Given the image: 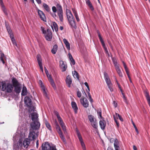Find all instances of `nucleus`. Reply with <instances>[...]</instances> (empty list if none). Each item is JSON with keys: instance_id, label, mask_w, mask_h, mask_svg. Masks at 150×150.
Instances as JSON below:
<instances>
[{"instance_id": "f257e3e1", "label": "nucleus", "mask_w": 150, "mask_h": 150, "mask_svg": "<svg viewBox=\"0 0 150 150\" xmlns=\"http://www.w3.org/2000/svg\"><path fill=\"white\" fill-rule=\"evenodd\" d=\"M31 119L33 122L31 124V126L33 129H38L40 126V123L38 121V116L37 113L33 112L31 114Z\"/></svg>"}, {"instance_id": "f03ea898", "label": "nucleus", "mask_w": 150, "mask_h": 150, "mask_svg": "<svg viewBox=\"0 0 150 150\" xmlns=\"http://www.w3.org/2000/svg\"><path fill=\"white\" fill-rule=\"evenodd\" d=\"M97 33L98 34V37H99V39L100 40L102 44V45L103 47V48L104 49V50L106 52L107 54H108V50L107 49V48L105 46V44L104 42L103 39V38L101 36V35L100 33V32L98 30L97 31Z\"/></svg>"}, {"instance_id": "7ed1b4c3", "label": "nucleus", "mask_w": 150, "mask_h": 150, "mask_svg": "<svg viewBox=\"0 0 150 150\" xmlns=\"http://www.w3.org/2000/svg\"><path fill=\"white\" fill-rule=\"evenodd\" d=\"M81 105L85 108H87L89 105V103L88 100L85 97H82L80 99Z\"/></svg>"}, {"instance_id": "20e7f679", "label": "nucleus", "mask_w": 150, "mask_h": 150, "mask_svg": "<svg viewBox=\"0 0 150 150\" xmlns=\"http://www.w3.org/2000/svg\"><path fill=\"white\" fill-rule=\"evenodd\" d=\"M45 38L48 41H50L52 38V34L50 30L48 28L46 34H45Z\"/></svg>"}, {"instance_id": "39448f33", "label": "nucleus", "mask_w": 150, "mask_h": 150, "mask_svg": "<svg viewBox=\"0 0 150 150\" xmlns=\"http://www.w3.org/2000/svg\"><path fill=\"white\" fill-rule=\"evenodd\" d=\"M37 60L40 67V69L43 72V69L42 67V63L41 57L40 54H38L37 56Z\"/></svg>"}, {"instance_id": "423d86ee", "label": "nucleus", "mask_w": 150, "mask_h": 150, "mask_svg": "<svg viewBox=\"0 0 150 150\" xmlns=\"http://www.w3.org/2000/svg\"><path fill=\"white\" fill-rule=\"evenodd\" d=\"M51 146L49 142H45L42 144V149L43 150H49Z\"/></svg>"}, {"instance_id": "0eeeda50", "label": "nucleus", "mask_w": 150, "mask_h": 150, "mask_svg": "<svg viewBox=\"0 0 150 150\" xmlns=\"http://www.w3.org/2000/svg\"><path fill=\"white\" fill-rule=\"evenodd\" d=\"M66 13L68 21H70L71 20H72V19L74 18L71 12L69 10H66Z\"/></svg>"}, {"instance_id": "6e6552de", "label": "nucleus", "mask_w": 150, "mask_h": 150, "mask_svg": "<svg viewBox=\"0 0 150 150\" xmlns=\"http://www.w3.org/2000/svg\"><path fill=\"white\" fill-rule=\"evenodd\" d=\"M11 83H12V85L13 87L20 86V84L18 82V80L15 78L13 77L12 79Z\"/></svg>"}, {"instance_id": "1a4fd4ad", "label": "nucleus", "mask_w": 150, "mask_h": 150, "mask_svg": "<svg viewBox=\"0 0 150 150\" xmlns=\"http://www.w3.org/2000/svg\"><path fill=\"white\" fill-rule=\"evenodd\" d=\"M104 77L107 86L109 85L112 84L109 78L108 74L106 72L104 74Z\"/></svg>"}, {"instance_id": "9d476101", "label": "nucleus", "mask_w": 150, "mask_h": 150, "mask_svg": "<svg viewBox=\"0 0 150 150\" xmlns=\"http://www.w3.org/2000/svg\"><path fill=\"white\" fill-rule=\"evenodd\" d=\"M38 14L41 19L44 21H46V18L43 12L39 10H38Z\"/></svg>"}, {"instance_id": "9b49d317", "label": "nucleus", "mask_w": 150, "mask_h": 150, "mask_svg": "<svg viewBox=\"0 0 150 150\" xmlns=\"http://www.w3.org/2000/svg\"><path fill=\"white\" fill-rule=\"evenodd\" d=\"M24 103L26 106H29L30 105L32 104V102L31 99L28 96H26L24 98Z\"/></svg>"}, {"instance_id": "f8f14e48", "label": "nucleus", "mask_w": 150, "mask_h": 150, "mask_svg": "<svg viewBox=\"0 0 150 150\" xmlns=\"http://www.w3.org/2000/svg\"><path fill=\"white\" fill-rule=\"evenodd\" d=\"M35 132L34 131L30 132L29 137L30 138L29 139L30 141L35 140L36 139L35 136Z\"/></svg>"}, {"instance_id": "ddd939ff", "label": "nucleus", "mask_w": 150, "mask_h": 150, "mask_svg": "<svg viewBox=\"0 0 150 150\" xmlns=\"http://www.w3.org/2000/svg\"><path fill=\"white\" fill-rule=\"evenodd\" d=\"M66 82L67 84L69 87H71V85L72 83V79L70 75H68L66 77Z\"/></svg>"}, {"instance_id": "4468645a", "label": "nucleus", "mask_w": 150, "mask_h": 150, "mask_svg": "<svg viewBox=\"0 0 150 150\" xmlns=\"http://www.w3.org/2000/svg\"><path fill=\"white\" fill-rule=\"evenodd\" d=\"M60 66L62 69V72L65 71L67 68V66L66 64H65L64 62L61 61L59 62Z\"/></svg>"}, {"instance_id": "2eb2a0df", "label": "nucleus", "mask_w": 150, "mask_h": 150, "mask_svg": "<svg viewBox=\"0 0 150 150\" xmlns=\"http://www.w3.org/2000/svg\"><path fill=\"white\" fill-rule=\"evenodd\" d=\"M13 87L12 84L9 83H7L6 89L7 92L8 93L11 92L13 89Z\"/></svg>"}, {"instance_id": "dca6fc26", "label": "nucleus", "mask_w": 150, "mask_h": 150, "mask_svg": "<svg viewBox=\"0 0 150 150\" xmlns=\"http://www.w3.org/2000/svg\"><path fill=\"white\" fill-rule=\"evenodd\" d=\"M58 134H59V136L61 138L62 140L63 141V142L64 143V144H67V142L66 140L64 137V135H63V133L61 130L57 132Z\"/></svg>"}, {"instance_id": "f3484780", "label": "nucleus", "mask_w": 150, "mask_h": 150, "mask_svg": "<svg viewBox=\"0 0 150 150\" xmlns=\"http://www.w3.org/2000/svg\"><path fill=\"white\" fill-rule=\"evenodd\" d=\"M30 140L28 138H25L23 141V144L24 147L27 148L30 143Z\"/></svg>"}, {"instance_id": "a211bd4d", "label": "nucleus", "mask_w": 150, "mask_h": 150, "mask_svg": "<svg viewBox=\"0 0 150 150\" xmlns=\"http://www.w3.org/2000/svg\"><path fill=\"white\" fill-rule=\"evenodd\" d=\"M71 105L72 108L74 110L75 113V114L77 113L78 108L76 103L74 102H72Z\"/></svg>"}, {"instance_id": "6ab92c4d", "label": "nucleus", "mask_w": 150, "mask_h": 150, "mask_svg": "<svg viewBox=\"0 0 150 150\" xmlns=\"http://www.w3.org/2000/svg\"><path fill=\"white\" fill-rule=\"evenodd\" d=\"M99 125L101 128L102 130H104L105 129L106 124L105 120H100L99 122Z\"/></svg>"}, {"instance_id": "aec40b11", "label": "nucleus", "mask_w": 150, "mask_h": 150, "mask_svg": "<svg viewBox=\"0 0 150 150\" xmlns=\"http://www.w3.org/2000/svg\"><path fill=\"white\" fill-rule=\"evenodd\" d=\"M68 21L71 27L72 28L76 29V25L74 18Z\"/></svg>"}, {"instance_id": "412c9836", "label": "nucleus", "mask_w": 150, "mask_h": 150, "mask_svg": "<svg viewBox=\"0 0 150 150\" xmlns=\"http://www.w3.org/2000/svg\"><path fill=\"white\" fill-rule=\"evenodd\" d=\"M86 4L90 8L91 11H93L94 9V7L90 0H85Z\"/></svg>"}, {"instance_id": "4be33fe9", "label": "nucleus", "mask_w": 150, "mask_h": 150, "mask_svg": "<svg viewBox=\"0 0 150 150\" xmlns=\"http://www.w3.org/2000/svg\"><path fill=\"white\" fill-rule=\"evenodd\" d=\"M75 130L79 141L80 142H83V139L82 138V136L78 129L77 128H76V129Z\"/></svg>"}, {"instance_id": "5701e85b", "label": "nucleus", "mask_w": 150, "mask_h": 150, "mask_svg": "<svg viewBox=\"0 0 150 150\" xmlns=\"http://www.w3.org/2000/svg\"><path fill=\"white\" fill-rule=\"evenodd\" d=\"M114 147L115 150H119V143L118 140L116 139L114 141Z\"/></svg>"}, {"instance_id": "b1692460", "label": "nucleus", "mask_w": 150, "mask_h": 150, "mask_svg": "<svg viewBox=\"0 0 150 150\" xmlns=\"http://www.w3.org/2000/svg\"><path fill=\"white\" fill-rule=\"evenodd\" d=\"M92 126L95 129H97L98 127V123L96 120H95L90 122Z\"/></svg>"}, {"instance_id": "393cba45", "label": "nucleus", "mask_w": 150, "mask_h": 150, "mask_svg": "<svg viewBox=\"0 0 150 150\" xmlns=\"http://www.w3.org/2000/svg\"><path fill=\"white\" fill-rule=\"evenodd\" d=\"M2 88H1L2 91H5L6 89V86L7 84H6L5 82H2L1 83Z\"/></svg>"}, {"instance_id": "a878e982", "label": "nucleus", "mask_w": 150, "mask_h": 150, "mask_svg": "<svg viewBox=\"0 0 150 150\" xmlns=\"http://www.w3.org/2000/svg\"><path fill=\"white\" fill-rule=\"evenodd\" d=\"M63 41L67 49L69 50H70V44L68 41L66 39L64 38L63 39Z\"/></svg>"}, {"instance_id": "bb28decb", "label": "nucleus", "mask_w": 150, "mask_h": 150, "mask_svg": "<svg viewBox=\"0 0 150 150\" xmlns=\"http://www.w3.org/2000/svg\"><path fill=\"white\" fill-rule=\"evenodd\" d=\"M57 14L60 21L61 22H62L63 21V12L61 11L57 12Z\"/></svg>"}, {"instance_id": "cd10ccee", "label": "nucleus", "mask_w": 150, "mask_h": 150, "mask_svg": "<svg viewBox=\"0 0 150 150\" xmlns=\"http://www.w3.org/2000/svg\"><path fill=\"white\" fill-rule=\"evenodd\" d=\"M0 4L1 6L2 10L6 15H7L8 13L7 12V10L4 5L3 2H2L1 1V3Z\"/></svg>"}, {"instance_id": "c85d7f7f", "label": "nucleus", "mask_w": 150, "mask_h": 150, "mask_svg": "<svg viewBox=\"0 0 150 150\" xmlns=\"http://www.w3.org/2000/svg\"><path fill=\"white\" fill-rule=\"evenodd\" d=\"M58 49V46L57 45H54L52 49L51 50L52 53L53 54H56Z\"/></svg>"}, {"instance_id": "c756f323", "label": "nucleus", "mask_w": 150, "mask_h": 150, "mask_svg": "<svg viewBox=\"0 0 150 150\" xmlns=\"http://www.w3.org/2000/svg\"><path fill=\"white\" fill-rule=\"evenodd\" d=\"M115 69L119 76L120 77H122V74L119 67H117V66L116 68H115Z\"/></svg>"}, {"instance_id": "7c9ffc66", "label": "nucleus", "mask_w": 150, "mask_h": 150, "mask_svg": "<svg viewBox=\"0 0 150 150\" xmlns=\"http://www.w3.org/2000/svg\"><path fill=\"white\" fill-rule=\"evenodd\" d=\"M14 87L15 88L14 91L16 93H19L20 92L21 88L20 86Z\"/></svg>"}, {"instance_id": "2f4dec72", "label": "nucleus", "mask_w": 150, "mask_h": 150, "mask_svg": "<svg viewBox=\"0 0 150 150\" xmlns=\"http://www.w3.org/2000/svg\"><path fill=\"white\" fill-rule=\"evenodd\" d=\"M27 94V88L25 86H23L22 91L21 95L22 96H25Z\"/></svg>"}, {"instance_id": "473e14b6", "label": "nucleus", "mask_w": 150, "mask_h": 150, "mask_svg": "<svg viewBox=\"0 0 150 150\" xmlns=\"http://www.w3.org/2000/svg\"><path fill=\"white\" fill-rule=\"evenodd\" d=\"M69 59L71 61V63L72 65H74L75 64V60L73 59L70 53L68 54Z\"/></svg>"}, {"instance_id": "72a5a7b5", "label": "nucleus", "mask_w": 150, "mask_h": 150, "mask_svg": "<svg viewBox=\"0 0 150 150\" xmlns=\"http://www.w3.org/2000/svg\"><path fill=\"white\" fill-rule=\"evenodd\" d=\"M52 24L53 26H52V27L53 30H54V28L55 31L57 32L58 30V28L57 24L55 22H53Z\"/></svg>"}, {"instance_id": "f704fd0d", "label": "nucleus", "mask_w": 150, "mask_h": 150, "mask_svg": "<svg viewBox=\"0 0 150 150\" xmlns=\"http://www.w3.org/2000/svg\"><path fill=\"white\" fill-rule=\"evenodd\" d=\"M57 9V12L63 11L62 7L59 4H57L56 5Z\"/></svg>"}, {"instance_id": "c9c22d12", "label": "nucleus", "mask_w": 150, "mask_h": 150, "mask_svg": "<svg viewBox=\"0 0 150 150\" xmlns=\"http://www.w3.org/2000/svg\"><path fill=\"white\" fill-rule=\"evenodd\" d=\"M27 106L29 108V112H31L32 111L34 110V107L33 106L32 104L30 105L29 106Z\"/></svg>"}, {"instance_id": "e433bc0d", "label": "nucleus", "mask_w": 150, "mask_h": 150, "mask_svg": "<svg viewBox=\"0 0 150 150\" xmlns=\"http://www.w3.org/2000/svg\"><path fill=\"white\" fill-rule=\"evenodd\" d=\"M55 128L57 132L61 130V128L59 126L57 121L56 120L55 121Z\"/></svg>"}, {"instance_id": "4c0bfd02", "label": "nucleus", "mask_w": 150, "mask_h": 150, "mask_svg": "<svg viewBox=\"0 0 150 150\" xmlns=\"http://www.w3.org/2000/svg\"><path fill=\"white\" fill-rule=\"evenodd\" d=\"M45 124L47 128L51 132H52V128L50 123L47 121L45 122Z\"/></svg>"}, {"instance_id": "58836bf2", "label": "nucleus", "mask_w": 150, "mask_h": 150, "mask_svg": "<svg viewBox=\"0 0 150 150\" xmlns=\"http://www.w3.org/2000/svg\"><path fill=\"white\" fill-rule=\"evenodd\" d=\"M72 74L74 78H77L78 79H79V74L76 71H74L73 72H72Z\"/></svg>"}, {"instance_id": "ea45409f", "label": "nucleus", "mask_w": 150, "mask_h": 150, "mask_svg": "<svg viewBox=\"0 0 150 150\" xmlns=\"http://www.w3.org/2000/svg\"><path fill=\"white\" fill-rule=\"evenodd\" d=\"M43 5L44 8L47 11L49 12L50 11V9L49 6L47 4L45 3H44Z\"/></svg>"}, {"instance_id": "a19ab883", "label": "nucleus", "mask_w": 150, "mask_h": 150, "mask_svg": "<svg viewBox=\"0 0 150 150\" xmlns=\"http://www.w3.org/2000/svg\"><path fill=\"white\" fill-rule=\"evenodd\" d=\"M88 119L90 121V122H91L92 121H94L96 119L95 118L94 116L91 115H89L88 116Z\"/></svg>"}, {"instance_id": "79ce46f5", "label": "nucleus", "mask_w": 150, "mask_h": 150, "mask_svg": "<svg viewBox=\"0 0 150 150\" xmlns=\"http://www.w3.org/2000/svg\"><path fill=\"white\" fill-rule=\"evenodd\" d=\"M49 81L50 82L51 84V85L53 88L54 89H55L56 88V85L54 81L53 80L51 79V80Z\"/></svg>"}, {"instance_id": "37998d69", "label": "nucleus", "mask_w": 150, "mask_h": 150, "mask_svg": "<svg viewBox=\"0 0 150 150\" xmlns=\"http://www.w3.org/2000/svg\"><path fill=\"white\" fill-rule=\"evenodd\" d=\"M18 142V144L21 147H22L23 146V142L22 139H20Z\"/></svg>"}, {"instance_id": "c03bdc74", "label": "nucleus", "mask_w": 150, "mask_h": 150, "mask_svg": "<svg viewBox=\"0 0 150 150\" xmlns=\"http://www.w3.org/2000/svg\"><path fill=\"white\" fill-rule=\"evenodd\" d=\"M81 144L83 150H86V148L85 144L83 142H80Z\"/></svg>"}, {"instance_id": "a18cd8bd", "label": "nucleus", "mask_w": 150, "mask_h": 150, "mask_svg": "<svg viewBox=\"0 0 150 150\" xmlns=\"http://www.w3.org/2000/svg\"><path fill=\"white\" fill-rule=\"evenodd\" d=\"M115 114L116 115L117 117L120 120L122 121L123 122V119L121 116L119 114H118L117 113H115Z\"/></svg>"}, {"instance_id": "49530a36", "label": "nucleus", "mask_w": 150, "mask_h": 150, "mask_svg": "<svg viewBox=\"0 0 150 150\" xmlns=\"http://www.w3.org/2000/svg\"><path fill=\"white\" fill-rule=\"evenodd\" d=\"M11 38L13 42V44L14 45H15L16 46H17V44L16 42V41L14 39V38L13 37H11Z\"/></svg>"}, {"instance_id": "de8ad7c7", "label": "nucleus", "mask_w": 150, "mask_h": 150, "mask_svg": "<svg viewBox=\"0 0 150 150\" xmlns=\"http://www.w3.org/2000/svg\"><path fill=\"white\" fill-rule=\"evenodd\" d=\"M56 115L57 117V119L58 120V121L60 120H61L62 119L61 117L60 116V115L59 114V113L58 112H57V113H56Z\"/></svg>"}, {"instance_id": "09e8293b", "label": "nucleus", "mask_w": 150, "mask_h": 150, "mask_svg": "<svg viewBox=\"0 0 150 150\" xmlns=\"http://www.w3.org/2000/svg\"><path fill=\"white\" fill-rule=\"evenodd\" d=\"M41 30H42V33L43 34H46L47 31H46L45 30V28L41 26Z\"/></svg>"}, {"instance_id": "8fccbe9b", "label": "nucleus", "mask_w": 150, "mask_h": 150, "mask_svg": "<svg viewBox=\"0 0 150 150\" xmlns=\"http://www.w3.org/2000/svg\"><path fill=\"white\" fill-rule=\"evenodd\" d=\"M112 84L111 85H108V88L111 92H112L113 91V88L112 87Z\"/></svg>"}, {"instance_id": "3c124183", "label": "nucleus", "mask_w": 150, "mask_h": 150, "mask_svg": "<svg viewBox=\"0 0 150 150\" xmlns=\"http://www.w3.org/2000/svg\"><path fill=\"white\" fill-rule=\"evenodd\" d=\"M117 85L118 86L121 92L122 93L123 91L121 85H120V83H117Z\"/></svg>"}, {"instance_id": "603ef678", "label": "nucleus", "mask_w": 150, "mask_h": 150, "mask_svg": "<svg viewBox=\"0 0 150 150\" xmlns=\"http://www.w3.org/2000/svg\"><path fill=\"white\" fill-rule=\"evenodd\" d=\"M77 96L79 98H80L81 96V93L79 91H77Z\"/></svg>"}, {"instance_id": "864d4df0", "label": "nucleus", "mask_w": 150, "mask_h": 150, "mask_svg": "<svg viewBox=\"0 0 150 150\" xmlns=\"http://www.w3.org/2000/svg\"><path fill=\"white\" fill-rule=\"evenodd\" d=\"M72 10L74 16L78 15L76 11L74 8H72Z\"/></svg>"}, {"instance_id": "5fc2aeb1", "label": "nucleus", "mask_w": 150, "mask_h": 150, "mask_svg": "<svg viewBox=\"0 0 150 150\" xmlns=\"http://www.w3.org/2000/svg\"><path fill=\"white\" fill-rule=\"evenodd\" d=\"M46 75L48 78L49 81H51V79L53 80L52 79V78L51 76L50 75H49V74H46Z\"/></svg>"}, {"instance_id": "6e6d98bb", "label": "nucleus", "mask_w": 150, "mask_h": 150, "mask_svg": "<svg viewBox=\"0 0 150 150\" xmlns=\"http://www.w3.org/2000/svg\"><path fill=\"white\" fill-rule=\"evenodd\" d=\"M49 150H57L55 146H51L50 148L49 149Z\"/></svg>"}, {"instance_id": "4d7b16f0", "label": "nucleus", "mask_w": 150, "mask_h": 150, "mask_svg": "<svg viewBox=\"0 0 150 150\" xmlns=\"http://www.w3.org/2000/svg\"><path fill=\"white\" fill-rule=\"evenodd\" d=\"M84 84H85V86L87 87L88 89V91H90V90L89 87V86H88V83L87 82H85L84 83Z\"/></svg>"}, {"instance_id": "13d9d810", "label": "nucleus", "mask_w": 150, "mask_h": 150, "mask_svg": "<svg viewBox=\"0 0 150 150\" xmlns=\"http://www.w3.org/2000/svg\"><path fill=\"white\" fill-rule=\"evenodd\" d=\"M133 126H134V127L135 129V130L136 132H137V134H138V133H139L138 130L137 129V127H136V125H135V124L134 123H133Z\"/></svg>"}, {"instance_id": "bf43d9fd", "label": "nucleus", "mask_w": 150, "mask_h": 150, "mask_svg": "<svg viewBox=\"0 0 150 150\" xmlns=\"http://www.w3.org/2000/svg\"><path fill=\"white\" fill-rule=\"evenodd\" d=\"M62 129L63 130L64 132V133H65V132H66V126L65 125H64L63 126H61Z\"/></svg>"}, {"instance_id": "052dcab7", "label": "nucleus", "mask_w": 150, "mask_h": 150, "mask_svg": "<svg viewBox=\"0 0 150 150\" xmlns=\"http://www.w3.org/2000/svg\"><path fill=\"white\" fill-rule=\"evenodd\" d=\"M52 11L54 12L55 13L57 11L56 7H55L54 6H53L52 7Z\"/></svg>"}, {"instance_id": "680f3d73", "label": "nucleus", "mask_w": 150, "mask_h": 150, "mask_svg": "<svg viewBox=\"0 0 150 150\" xmlns=\"http://www.w3.org/2000/svg\"><path fill=\"white\" fill-rule=\"evenodd\" d=\"M42 91V92L43 93L44 95L47 98V93L46 91V89L44 91Z\"/></svg>"}, {"instance_id": "e2e57ef3", "label": "nucleus", "mask_w": 150, "mask_h": 150, "mask_svg": "<svg viewBox=\"0 0 150 150\" xmlns=\"http://www.w3.org/2000/svg\"><path fill=\"white\" fill-rule=\"evenodd\" d=\"M122 94L123 95V99H124V101L126 103L127 101V98L125 97V95H124V93H122Z\"/></svg>"}, {"instance_id": "0e129e2a", "label": "nucleus", "mask_w": 150, "mask_h": 150, "mask_svg": "<svg viewBox=\"0 0 150 150\" xmlns=\"http://www.w3.org/2000/svg\"><path fill=\"white\" fill-rule=\"evenodd\" d=\"M113 63L115 67V68H116V67L117 66V67H119V66L118 65H117V63L116 61L115 60L113 61Z\"/></svg>"}, {"instance_id": "69168bd1", "label": "nucleus", "mask_w": 150, "mask_h": 150, "mask_svg": "<svg viewBox=\"0 0 150 150\" xmlns=\"http://www.w3.org/2000/svg\"><path fill=\"white\" fill-rule=\"evenodd\" d=\"M41 89L42 91H44L46 89L45 87L43 85H42L41 86Z\"/></svg>"}, {"instance_id": "338daca9", "label": "nucleus", "mask_w": 150, "mask_h": 150, "mask_svg": "<svg viewBox=\"0 0 150 150\" xmlns=\"http://www.w3.org/2000/svg\"><path fill=\"white\" fill-rule=\"evenodd\" d=\"M113 104L115 108L117 106V103L115 102V101H113Z\"/></svg>"}, {"instance_id": "774afa93", "label": "nucleus", "mask_w": 150, "mask_h": 150, "mask_svg": "<svg viewBox=\"0 0 150 150\" xmlns=\"http://www.w3.org/2000/svg\"><path fill=\"white\" fill-rule=\"evenodd\" d=\"M6 28L7 29L8 32V33H11V30L10 29V28L9 27L7 26L6 27Z\"/></svg>"}]
</instances>
